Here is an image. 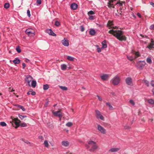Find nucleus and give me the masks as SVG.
<instances>
[{
  "mask_svg": "<svg viewBox=\"0 0 154 154\" xmlns=\"http://www.w3.org/2000/svg\"><path fill=\"white\" fill-rule=\"evenodd\" d=\"M86 149L91 152H95L98 148L96 143L93 141H89L85 145Z\"/></svg>",
  "mask_w": 154,
  "mask_h": 154,
  "instance_id": "1",
  "label": "nucleus"
},
{
  "mask_svg": "<svg viewBox=\"0 0 154 154\" xmlns=\"http://www.w3.org/2000/svg\"><path fill=\"white\" fill-rule=\"evenodd\" d=\"M123 34V32L121 30L116 31L114 36L119 41H125L126 37L125 35H122Z\"/></svg>",
  "mask_w": 154,
  "mask_h": 154,
  "instance_id": "2",
  "label": "nucleus"
},
{
  "mask_svg": "<svg viewBox=\"0 0 154 154\" xmlns=\"http://www.w3.org/2000/svg\"><path fill=\"white\" fill-rule=\"evenodd\" d=\"M146 64V63L145 61L139 60L136 62V66L140 70H142Z\"/></svg>",
  "mask_w": 154,
  "mask_h": 154,
  "instance_id": "3",
  "label": "nucleus"
},
{
  "mask_svg": "<svg viewBox=\"0 0 154 154\" xmlns=\"http://www.w3.org/2000/svg\"><path fill=\"white\" fill-rule=\"evenodd\" d=\"M120 79L118 75H116L112 79V82L113 85H117L120 82Z\"/></svg>",
  "mask_w": 154,
  "mask_h": 154,
  "instance_id": "4",
  "label": "nucleus"
},
{
  "mask_svg": "<svg viewBox=\"0 0 154 154\" xmlns=\"http://www.w3.org/2000/svg\"><path fill=\"white\" fill-rule=\"evenodd\" d=\"M25 32L30 37H34L35 35V31L34 30L31 28H28L25 31Z\"/></svg>",
  "mask_w": 154,
  "mask_h": 154,
  "instance_id": "5",
  "label": "nucleus"
},
{
  "mask_svg": "<svg viewBox=\"0 0 154 154\" xmlns=\"http://www.w3.org/2000/svg\"><path fill=\"white\" fill-rule=\"evenodd\" d=\"M95 112L96 113L95 116L97 119H100L103 121L104 120V117L102 116L100 111L98 110H96Z\"/></svg>",
  "mask_w": 154,
  "mask_h": 154,
  "instance_id": "6",
  "label": "nucleus"
},
{
  "mask_svg": "<svg viewBox=\"0 0 154 154\" xmlns=\"http://www.w3.org/2000/svg\"><path fill=\"white\" fill-rule=\"evenodd\" d=\"M97 129L99 132L103 134H104L106 133V130L100 125H97Z\"/></svg>",
  "mask_w": 154,
  "mask_h": 154,
  "instance_id": "7",
  "label": "nucleus"
},
{
  "mask_svg": "<svg viewBox=\"0 0 154 154\" xmlns=\"http://www.w3.org/2000/svg\"><path fill=\"white\" fill-rule=\"evenodd\" d=\"M12 122L15 124L16 127H17L20 125V121L17 118H14L12 119Z\"/></svg>",
  "mask_w": 154,
  "mask_h": 154,
  "instance_id": "8",
  "label": "nucleus"
},
{
  "mask_svg": "<svg viewBox=\"0 0 154 154\" xmlns=\"http://www.w3.org/2000/svg\"><path fill=\"white\" fill-rule=\"evenodd\" d=\"M116 0H109V2H107V6L109 8H114L115 6L113 5V3Z\"/></svg>",
  "mask_w": 154,
  "mask_h": 154,
  "instance_id": "9",
  "label": "nucleus"
},
{
  "mask_svg": "<svg viewBox=\"0 0 154 154\" xmlns=\"http://www.w3.org/2000/svg\"><path fill=\"white\" fill-rule=\"evenodd\" d=\"M125 82L127 84L129 85L132 86L133 85L132 79L130 77H128L126 78Z\"/></svg>",
  "mask_w": 154,
  "mask_h": 154,
  "instance_id": "10",
  "label": "nucleus"
},
{
  "mask_svg": "<svg viewBox=\"0 0 154 154\" xmlns=\"http://www.w3.org/2000/svg\"><path fill=\"white\" fill-rule=\"evenodd\" d=\"M32 78L30 75H27L26 77L25 80L28 83V85L30 86V82L32 80Z\"/></svg>",
  "mask_w": 154,
  "mask_h": 154,
  "instance_id": "11",
  "label": "nucleus"
},
{
  "mask_svg": "<svg viewBox=\"0 0 154 154\" xmlns=\"http://www.w3.org/2000/svg\"><path fill=\"white\" fill-rule=\"evenodd\" d=\"M62 43L64 46L66 47L68 46L69 45L68 40L66 38H64V39L62 41Z\"/></svg>",
  "mask_w": 154,
  "mask_h": 154,
  "instance_id": "12",
  "label": "nucleus"
},
{
  "mask_svg": "<svg viewBox=\"0 0 154 154\" xmlns=\"http://www.w3.org/2000/svg\"><path fill=\"white\" fill-rule=\"evenodd\" d=\"M100 77L102 80L106 81L108 79L109 75L107 74H103L100 75Z\"/></svg>",
  "mask_w": 154,
  "mask_h": 154,
  "instance_id": "13",
  "label": "nucleus"
},
{
  "mask_svg": "<svg viewBox=\"0 0 154 154\" xmlns=\"http://www.w3.org/2000/svg\"><path fill=\"white\" fill-rule=\"evenodd\" d=\"M132 54L134 55V56L135 59L141 56L140 54L139 51H133Z\"/></svg>",
  "mask_w": 154,
  "mask_h": 154,
  "instance_id": "14",
  "label": "nucleus"
},
{
  "mask_svg": "<svg viewBox=\"0 0 154 154\" xmlns=\"http://www.w3.org/2000/svg\"><path fill=\"white\" fill-rule=\"evenodd\" d=\"M46 32L49 35L53 36H56V35L55 34L51 29H47L46 30Z\"/></svg>",
  "mask_w": 154,
  "mask_h": 154,
  "instance_id": "15",
  "label": "nucleus"
},
{
  "mask_svg": "<svg viewBox=\"0 0 154 154\" xmlns=\"http://www.w3.org/2000/svg\"><path fill=\"white\" fill-rule=\"evenodd\" d=\"M53 114L54 116H58L60 118L62 117V114L60 111L54 112L53 113Z\"/></svg>",
  "mask_w": 154,
  "mask_h": 154,
  "instance_id": "16",
  "label": "nucleus"
},
{
  "mask_svg": "<svg viewBox=\"0 0 154 154\" xmlns=\"http://www.w3.org/2000/svg\"><path fill=\"white\" fill-rule=\"evenodd\" d=\"M70 7L73 10H75L78 7V5L76 4L73 3L71 5Z\"/></svg>",
  "mask_w": 154,
  "mask_h": 154,
  "instance_id": "17",
  "label": "nucleus"
},
{
  "mask_svg": "<svg viewBox=\"0 0 154 154\" xmlns=\"http://www.w3.org/2000/svg\"><path fill=\"white\" fill-rule=\"evenodd\" d=\"M102 45V47L101 49H103L104 48H106L107 47V45L106 44V41L105 40H104L101 43Z\"/></svg>",
  "mask_w": 154,
  "mask_h": 154,
  "instance_id": "18",
  "label": "nucleus"
},
{
  "mask_svg": "<svg viewBox=\"0 0 154 154\" xmlns=\"http://www.w3.org/2000/svg\"><path fill=\"white\" fill-rule=\"evenodd\" d=\"M96 33V31L93 29H91L89 32L90 35L92 36L94 35Z\"/></svg>",
  "mask_w": 154,
  "mask_h": 154,
  "instance_id": "19",
  "label": "nucleus"
},
{
  "mask_svg": "<svg viewBox=\"0 0 154 154\" xmlns=\"http://www.w3.org/2000/svg\"><path fill=\"white\" fill-rule=\"evenodd\" d=\"M119 149V148H113L109 149V151L112 152H115L118 151Z\"/></svg>",
  "mask_w": 154,
  "mask_h": 154,
  "instance_id": "20",
  "label": "nucleus"
},
{
  "mask_svg": "<svg viewBox=\"0 0 154 154\" xmlns=\"http://www.w3.org/2000/svg\"><path fill=\"white\" fill-rule=\"evenodd\" d=\"M62 144L65 146H67L69 144V142L67 141H63L62 142Z\"/></svg>",
  "mask_w": 154,
  "mask_h": 154,
  "instance_id": "21",
  "label": "nucleus"
},
{
  "mask_svg": "<svg viewBox=\"0 0 154 154\" xmlns=\"http://www.w3.org/2000/svg\"><path fill=\"white\" fill-rule=\"evenodd\" d=\"M20 60L18 59V57H16L15 58L14 60H13V62L14 64H18L20 63Z\"/></svg>",
  "mask_w": 154,
  "mask_h": 154,
  "instance_id": "22",
  "label": "nucleus"
},
{
  "mask_svg": "<svg viewBox=\"0 0 154 154\" xmlns=\"http://www.w3.org/2000/svg\"><path fill=\"white\" fill-rule=\"evenodd\" d=\"M154 46V43H150L146 47L147 48H149L150 50H151L152 48H153Z\"/></svg>",
  "mask_w": 154,
  "mask_h": 154,
  "instance_id": "23",
  "label": "nucleus"
},
{
  "mask_svg": "<svg viewBox=\"0 0 154 154\" xmlns=\"http://www.w3.org/2000/svg\"><path fill=\"white\" fill-rule=\"evenodd\" d=\"M106 105L108 107L109 109L110 110H112L113 109V107L111 105L110 103L109 102H107L106 103Z\"/></svg>",
  "mask_w": 154,
  "mask_h": 154,
  "instance_id": "24",
  "label": "nucleus"
},
{
  "mask_svg": "<svg viewBox=\"0 0 154 154\" xmlns=\"http://www.w3.org/2000/svg\"><path fill=\"white\" fill-rule=\"evenodd\" d=\"M113 25V22L112 21L109 20L107 24V26L109 27V29H110V27Z\"/></svg>",
  "mask_w": 154,
  "mask_h": 154,
  "instance_id": "25",
  "label": "nucleus"
},
{
  "mask_svg": "<svg viewBox=\"0 0 154 154\" xmlns=\"http://www.w3.org/2000/svg\"><path fill=\"white\" fill-rule=\"evenodd\" d=\"M66 67L67 66L65 64H63L61 65V69L62 70H66Z\"/></svg>",
  "mask_w": 154,
  "mask_h": 154,
  "instance_id": "26",
  "label": "nucleus"
},
{
  "mask_svg": "<svg viewBox=\"0 0 154 154\" xmlns=\"http://www.w3.org/2000/svg\"><path fill=\"white\" fill-rule=\"evenodd\" d=\"M36 82L35 80L32 81L31 83L32 86L34 88H35L36 86Z\"/></svg>",
  "mask_w": 154,
  "mask_h": 154,
  "instance_id": "27",
  "label": "nucleus"
},
{
  "mask_svg": "<svg viewBox=\"0 0 154 154\" xmlns=\"http://www.w3.org/2000/svg\"><path fill=\"white\" fill-rule=\"evenodd\" d=\"M125 2L122 1H118L117 3H116V5L119 4V6H122L123 4H125Z\"/></svg>",
  "mask_w": 154,
  "mask_h": 154,
  "instance_id": "28",
  "label": "nucleus"
},
{
  "mask_svg": "<svg viewBox=\"0 0 154 154\" xmlns=\"http://www.w3.org/2000/svg\"><path fill=\"white\" fill-rule=\"evenodd\" d=\"M49 88V85L48 84H45L43 85V89L44 90H47Z\"/></svg>",
  "mask_w": 154,
  "mask_h": 154,
  "instance_id": "29",
  "label": "nucleus"
},
{
  "mask_svg": "<svg viewBox=\"0 0 154 154\" xmlns=\"http://www.w3.org/2000/svg\"><path fill=\"white\" fill-rule=\"evenodd\" d=\"M74 58L69 56H67V59L71 61H73L74 60Z\"/></svg>",
  "mask_w": 154,
  "mask_h": 154,
  "instance_id": "30",
  "label": "nucleus"
},
{
  "mask_svg": "<svg viewBox=\"0 0 154 154\" xmlns=\"http://www.w3.org/2000/svg\"><path fill=\"white\" fill-rule=\"evenodd\" d=\"M127 57L129 60L131 61H132L133 60L135 59L134 57L132 56H127Z\"/></svg>",
  "mask_w": 154,
  "mask_h": 154,
  "instance_id": "31",
  "label": "nucleus"
},
{
  "mask_svg": "<svg viewBox=\"0 0 154 154\" xmlns=\"http://www.w3.org/2000/svg\"><path fill=\"white\" fill-rule=\"evenodd\" d=\"M148 102L152 105H154V100L152 99H149L148 100Z\"/></svg>",
  "mask_w": 154,
  "mask_h": 154,
  "instance_id": "32",
  "label": "nucleus"
},
{
  "mask_svg": "<svg viewBox=\"0 0 154 154\" xmlns=\"http://www.w3.org/2000/svg\"><path fill=\"white\" fill-rule=\"evenodd\" d=\"M59 87L63 91H66L68 89L67 87L66 86H60Z\"/></svg>",
  "mask_w": 154,
  "mask_h": 154,
  "instance_id": "33",
  "label": "nucleus"
},
{
  "mask_svg": "<svg viewBox=\"0 0 154 154\" xmlns=\"http://www.w3.org/2000/svg\"><path fill=\"white\" fill-rule=\"evenodd\" d=\"M147 62L149 64H150L152 63V60L151 57H148L146 59Z\"/></svg>",
  "mask_w": 154,
  "mask_h": 154,
  "instance_id": "34",
  "label": "nucleus"
},
{
  "mask_svg": "<svg viewBox=\"0 0 154 154\" xmlns=\"http://www.w3.org/2000/svg\"><path fill=\"white\" fill-rule=\"evenodd\" d=\"M116 32V30H110L109 31L108 33L110 34H112L114 35L115 32Z\"/></svg>",
  "mask_w": 154,
  "mask_h": 154,
  "instance_id": "35",
  "label": "nucleus"
},
{
  "mask_svg": "<svg viewBox=\"0 0 154 154\" xmlns=\"http://www.w3.org/2000/svg\"><path fill=\"white\" fill-rule=\"evenodd\" d=\"M44 144L45 147H48V146L49 144L48 141L47 140H45L44 142Z\"/></svg>",
  "mask_w": 154,
  "mask_h": 154,
  "instance_id": "36",
  "label": "nucleus"
},
{
  "mask_svg": "<svg viewBox=\"0 0 154 154\" xmlns=\"http://www.w3.org/2000/svg\"><path fill=\"white\" fill-rule=\"evenodd\" d=\"M96 46L97 48V51L99 53L101 51V48H99V46L98 45H96Z\"/></svg>",
  "mask_w": 154,
  "mask_h": 154,
  "instance_id": "37",
  "label": "nucleus"
},
{
  "mask_svg": "<svg viewBox=\"0 0 154 154\" xmlns=\"http://www.w3.org/2000/svg\"><path fill=\"white\" fill-rule=\"evenodd\" d=\"M0 125L3 127H4L6 126L7 124L5 122H0Z\"/></svg>",
  "mask_w": 154,
  "mask_h": 154,
  "instance_id": "38",
  "label": "nucleus"
},
{
  "mask_svg": "<svg viewBox=\"0 0 154 154\" xmlns=\"http://www.w3.org/2000/svg\"><path fill=\"white\" fill-rule=\"evenodd\" d=\"M10 6V4L9 3H6L4 5V8H5L7 9Z\"/></svg>",
  "mask_w": 154,
  "mask_h": 154,
  "instance_id": "39",
  "label": "nucleus"
},
{
  "mask_svg": "<svg viewBox=\"0 0 154 154\" xmlns=\"http://www.w3.org/2000/svg\"><path fill=\"white\" fill-rule=\"evenodd\" d=\"M16 51L18 53H20L21 52V50L20 47L19 46H17L16 47Z\"/></svg>",
  "mask_w": 154,
  "mask_h": 154,
  "instance_id": "40",
  "label": "nucleus"
},
{
  "mask_svg": "<svg viewBox=\"0 0 154 154\" xmlns=\"http://www.w3.org/2000/svg\"><path fill=\"white\" fill-rule=\"evenodd\" d=\"M144 82L145 83L147 86L149 87V82L146 80L145 79L143 80Z\"/></svg>",
  "mask_w": 154,
  "mask_h": 154,
  "instance_id": "41",
  "label": "nucleus"
},
{
  "mask_svg": "<svg viewBox=\"0 0 154 154\" xmlns=\"http://www.w3.org/2000/svg\"><path fill=\"white\" fill-rule=\"evenodd\" d=\"M79 29L81 32H83L85 30V28L83 25H82L80 26Z\"/></svg>",
  "mask_w": 154,
  "mask_h": 154,
  "instance_id": "42",
  "label": "nucleus"
},
{
  "mask_svg": "<svg viewBox=\"0 0 154 154\" xmlns=\"http://www.w3.org/2000/svg\"><path fill=\"white\" fill-rule=\"evenodd\" d=\"M72 125V123L70 122H69L66 124V125L68 127H70Z\"/></svg>",
  "mask_w": 154,
  "mask_h": 154,
  "instance_id": "43",
  "label": "nucleus"
},
{
  "mask_svg": "<svg viewBox=\"0 0 154 154\" xmlns=\"http://www.w3.org/2000/svg\"><path fill=\"white\" fill-rule=\"evenodd\" d=\"M19 117L21 119H23L25 118L26 117V116H22L21 115H18Z\"/></svg>",
  "mask_w": 154,
  "mask_h": 154,
  "instance_id": "44",
  "label": "nucleus"
},
{
  "mask_svg": "<svg viewBox=\"0 0 154 154\" xmlns=\"http://www.w3.org/2000/svg\"><path fill=\"white\" fill-rule=\"evenodd\" d=\"M94 14V12L93 11L91 10L88 12V14L89 15V14L93 15Z\"/></svg>",
  "mask_w": 154,
  "mask_h": 154,
  "instance_id": "45",
  "label": "nucleus"
},
{
  "mask_svg": "<svg viewBox=\"0 0 154 154\" xmlns=\"http://www.w3.org/2000/svg\"><path fill=\"white\" fill-rule=\"evenodd\" d=\"M55 25L56 26H58L60 25V23L59 21H56L55 22Z\"/></svg>",
  "mask_w": 154,
  "mask_h": 154,
  "instance_id": "46",
  "label": "nucleus"
},
{
  "mask_svg": "<svg viewBox=\"0 0 154 154\" xmlns=\"http://www.w3.org/2000/svg\"><path fill=\"white\" fill-rule=\"evenodd\" d=\"M130 103L132 105L134 106L135 104V103L133 100H129Z\"/></svg>",
  "mask_w": 154,
  "mask_h": 154,
  "instance_id": "47",
  "label": "nucleus"
},
{
  "mask_svg": "<svg viewBox=\"0 0 154 154\" xmlns=\"http://www.w3.org/2000/svg\"><path fill=\"white\" fill-rule=\"evenodd\" d=\"M27 15L29 17H30V16H31L30 12V11L29 10H27Z\"/></svg>",
  "mask_w": 154,
  "mask_h": 154,
  "instance_id": "48",
  "label": "nucleus"
},
{
  "mask_svg": "<svg viewBox=\"0 0 154 154\" xmlns=\"http://www.w3.org/2000/svg\"><path fill=\"white\" fill-rule=\"evenodd\" d=\"M27 126L26 124L25 123H23L21 125V126L23 127H24Z\"/></svg>",
  "mask_w": 154,
  "mask_h": 154,
  "instance_id": "49",
  "label": "nucleus"
},
{
  "mask_svg": "<svg viewBox=\"0 0 154 154\" xmlns=\"http://www.w3.org/2000/svg\"><path fill=\"white\" fill-rule=\"evenodd\" d=\"M19 107L21 109H22V110L24 111H25V109L24 108V107L22 106H20V105H19Z\"/></svg>",
  "mask_w": 154,
  "mask_h": 154,
  "instance_id": "50",
  "label": "nucleus"
},
{
  "mask_svg": "<svg viewBox=\"0 0 154 154\" xmlns=\"http://www.w3.org/2000/svg\"><path fill=\"white\" fill-rule=\"evenodd\" d=\"M150 83L152 86L154 88V81L152 80Z\"/></svg>",
  "mask_w": 154,
  "mask_h": 154,
  "instance_id": "51",
  "label": "nucleus"
},
{
  "mask_svg": "<svg viewBox=\"0 0 154 154\" xmlns=\"http://www.w3.org/2000/svg\"><path fill=\"white\" fill-rule=\"evenodd\" d=\"M22 140L25 143H26V144H29L30 143V142L28 141L27 140H25V141L24 140H23V139H22Z\"/></svg>",
  "mask_w": 154,
  "mask_h": 154,
  "instance_id": "52",
  "label": "nucleus"
},
{
  "mask_svg": "<svg viewBox=\"0 0 154 154\" xmlns=\"http://www.w3.org/2000/svg\"><path fill=\"white\" fill-rule=\"evenodd\" d=\"M150 29L151 30H154V24H152L150 26Z\"/></svg>",
  "mask_w": 154,
  "mask_h": 154,
  "instance_id": "53",
  "label": "nucleus"
},
{
  "mask_svg": "<svg viewBox=\"0 0 154 154\" xmlns=\"http://www.w3.org/2000/svg\"><path fill=\"white\" fill-rule=\"evenodd\" d=\"M97 97L98 98V100L100 101H102V98H101V97L99 96L98 95H97Z\"/></svg>",
  "mask_w": 154,
  "mask_h": 154,
  "instance_id": "54",
  "label": "nucleus"
},
{
  "mask_svg": "<svg viewBox=\"0 0 154 154\" xmlns=\"http://www.w3.org/2000/svg\"><path fill=\"white\" fill-rule=\"evenodd\" d=\"M36 2L39 4H41V0H37Z\"/></svg>",
  "mask_w": 154,
  "mask_h": 154,
  "instance_id": "55",
  "label": "nucleus"
},
{
  "mask_svg": "<svg viewBox=\"0 0 154 154\" xmlns=\"http://www.w3.org/2000/svg\"><path fill=\"white\" fill-rule=\"evenodd\" d=\"M31 92V94L33 96H34L36 94V93L35 92L32 91Z\"/></svg>",
  "mask_w": 154,
  "mask_h": 154,
  "instance_id": "56",
  "label": "nucleus"
},
{
  "mask_svg": "<svg viewBox=\"0 0 154 154\" xmlns=\"http://www.w3.org/2000/svg\"><path fill=\"white\" fill-rule=\"evenodd\" d=\"M89 18V19L92 20H94V17L92 16H90Z\"/></svg>",
  "mask_w": 154,
  "mask_h": 154,
  "instance_id": "57",
  "label": "nucleus"
},
{
  "mask_svg": "<svg viewBox=\"0 0 154 154\" xmlns=\"http://www.w3.org/2000/svg\"><path fill=\"white\" fill-rule=\"evenodd\" d=\"M137 15L139 17V18H141V14H140L139 13H137Z\"/></svg>",
  "mask_w": 154,
  "mask_h": 154,
  "instance_id": "58",
  "label": "nucleus"
},
{
  "mask_svg": "<svg viewBox=\"0 0 154 154\" xmlns=\"http://www.w3.org/2000/svg\"><path fill=\"white\" fill-rule=\"evenodd\" d=\"M22 66H23V69H24L26 67V65L25 63H22Z\"/></svg>",
  "mask_w": 154,
  "mask_h": 154,
  "instance_id": "59",
  "label": "nucleus"
},
{
  "mask_svg": "<svg viewBox=\"0 0 154 154\" xmlns=\"http://www.w3.org/2000/svg\"><path fill=\"white\" fill-rule=\"evenodd\" d=\"M150 4L153 7H154V3L150 2Z\"/></svg>",
  "mask_w": 154,
  "mask_h": 154,
  "instance_id": "60",
  "label": "nucleus"
},
{
  "mask_svg": "<svg viewBox=\"0 0 154 154\" xmlns=\"http://www.w3.org/2000/svg\"><path fill=\"white\" fill-rule=\"evenodd\" d=\"M38 138L39 139H41V140H42L43 139V137L42 136H39L38 137Z\"/></svg>",
  "mask_w": 154,
  "mask_h": 154,
  "instance_id": "61",
  "label": "nucleus"
},
{
  "mask_svg": "<svg viewBox=\"0 0 154 154\" xmlns=\"http://www.w3.org/2000/svg\"><path fill=\"white\" fill-rule=\"evenodd\" d=\"M32 90H30L28 92H27V94L28 95H29L30 94V93H29V92H31L32 91Z\"/></svg>",
  "mask_w": 154,
  "mask_h": 154,
  "instance_id": "62",
  "label": "nucleus"
},
{
  "mask_svg": "<svg viewBox=\"0 0 154 154\" xmlns=\"http://www.w3.org/2000/svg\"><path fill=\"white\" fill-rule=\"evenodd\" d=\"M151 43H154V41L153 40V39H151Z\"/></svg>",
  "mask_w": 154,
  "mask_h": 154,
  "instance_id": "63",
  "label": "nucleus"
},
{
  "mask_svg": "<svg viewBox=\"0 0 154 154\" xmlns=\"http://www.w3.org/2000/svg\"><path fill=\"white\" fill-rule=\"evenodd\" d=\"M152 92L153 94H154V88L152 90Z\"/></svg>",
  "mask_w": 154,
  "mask_h": 154,
  "instance_id": "64",
  "label": "nucleus"
}]
</instances>
